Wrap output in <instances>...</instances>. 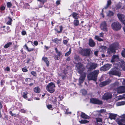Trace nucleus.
<instances>
[{"instance_id":"f3484780","label":"nucleus","mask_w":125,"mask_h":125,"mask_svg":"<svg viewBox=\"0 0 125 125\" xmlns=\"http://www.w3.org/2000/svg\"><path fill=\"white\" fill-rule=\"evenodd\" d=\"M81 74V76L80 77L79 80L80 84L83 82L86 76L85 74V73H83Z\"/></svg>"},{"instance_id":"6e6d98bb","label":"nucleus","mask_w":125,"mask_h":125,"mask_svg":"<svg viewBox=\"0 0 125 125\" xmlns=\"http://www.w3.org/2000/svg\"><path fill=\"white\" fill-rule=\"evenodd\" d=\"M26 33V32L25 31H23L21 32V34L23 35H25Z\"/></svg>"},{"instance_id":"69168bd1","label":"nucleus","mask_w":125,"mask_h":125,"mask_svg":"<svg viewBox=\"0 0 125 125\" xmlns=\"http://www.w3.org/2000/svg\"><path fill=\"white\" fill-rule=\"evenodd\" d=\"M21 112L22 113H25L26 111L23 109H21Z\"/></svg>"},{"instance_id":"e2e57ef3","label":"nucleus","mask_w":125,"mask_h":125,"mask_svg":"<svg viewBox=\"0 0 125 125\" xmlns=\"http://www.w3.org/2000/svg\"><path fill=\"white\" fill-rule=\"evenodd\" d=\"M0 83L1 85H3L4 83V80H2L1 81Z\"/></svg>"},{"instance_id":"052dcab7","label":"nucleus","mask_w":125,"mask_h":125,"mask_svg":"<svg viewBox=\"0 0 125 125\" xmlns=\"http://www.w3.org/2000/svg\"><path fill=\"white\" fill-rule=\"evenodd\" d=\"M98 52V51H95L94 52V54L95 56H97Z\"/></svg>"},{"instance_id":"0eeeda50","label":"nucleus","mask_w":125,"mask_h":125,"mask_svg":"<svg viewBox=\"0 0 125 125\" xmlns=\"http://www.w3.org/2000/svg\"><path fill=\"white\" fill-rule=\"evenodd\" d=\"M79 52L83 56H89L90 54V51L88 49L80 48L79 50Z\"/></svg>"},{"instance_id":"6ab92c4d","label":"nucleus","mask_w":125,"mask_h":125,"mask_svg":"<svg viewBox=\"0 0 125 125\" xmlns=\"http://www.w3.org/2000/svg\"><path fill=\"white\" fill-rule=\"evenodd\" d=\"M116 122L119 125H124V123L125 122V119L122 118L117 119Z\"/></svg>"},{"instance_id":"a211bd4d","label":"nucleus","mask_w":125,"mask_h":125,"mask_svg":"<svg viewBox=\"0 0 125 125\" xmlns=\"http://www.w3.org/2000/svg\"><path fill=\"white\" fill-rule=\"evenodd\" d=\"M104 33L103 32H101L100 33L99 36L95 35V39L100 42L103 41V40L100 38L99 36L101 37H103L104 36Z\"/></svg>"},{"instance_id":"1a4fd4ad","label":"nucleus","mask_w":125,"mask_h":125,"mask_svg":"<svg viewBox=\"0 0 125 125\" xmlns=\"http://www.w3.org/2000/svg\"><path fill=\"white\" fill-rule=\"evenodd\" d=\"M113 29L117 31L120 30L121 27V25L118 22L113 23L111 25Z\"/></svg>"},{"instance_id":"393cba45","label":"nucleus","mask_w":125,"mask_h":125,"mask_svg":"<svg viewBox=\"0 0 125 125\" xmlns=\"http://www.w3.org/2000/svg\"><path fill=\"white\" fill-rule=\"evenodd\" d=\"M119 86V83L117 82H115L114 83L111 85V87L113 88Z\"/></svg>"},{"instance_id":"4468645a","label":"nucleus","mask_w":125,"mask_h":125,"mask_svg":"<svg viewBox=\"0 0 125 125\" xmlns=\"http://www.w3.org/2000/svg\"><path fill=\"white\" fill-rule=\"evenodd\" d=\"M112 94L110 93H105L103 96L102 99L107 100L112 98Z\"/></svg>"},{"instance_id":"cd10ccee","label":"nucleus","mask_w":125,"mask_h":125,"mask_svg":"<svg viewBox=\"0 0 125 125\" xmlns=\"http://www.w3.org/2000/svg\"><path fill=\"white\" fill-rule=\"evenodd\" d=\"M125 104V101H122L120 102H119L117 103L116 104V105L117 106L123 105Z\"/></svg>"},{"instance_id":"a19ab883","label":"nucleus","mask_w":125,"mask_h":125,"mask_svg":"<svg viewBox=\"0 0 125 125\" xmlns=\"http://www.w3.org/2000/svg\"><path fill=\"white\" fill-rule=\"evenodd\" d=\"M121 55L122 56L124 57L125 58V49H124L122 50L121 52Z\"/></svg>"},{"instance_id":"bb28decb","label":"nucleus","mask_w":125,"mask_h":125,"mask_svg":"<svg viewBox=\"0 0 125 125\" xmlns=\"http://www.w3.org/2000/svg\"><path fill=\"white\" fill-rule=\"evenodd\" d=\"M81 116L82 118L86 119L89 118V116L85 114L84 113H82L81 115Z\"/></svg>"},{"instance_id":"b1692460","label":"nucleus","mask_w":125,"mask_h":125,"mask_svg":"<svg viewBox=\"0 0 125 125\" xmlns=\"http://www.w3.org/2000/svg\"><path fill=\"white\" fill-rule=\"evenodd\" d=\"M109 118L111 119H115L116 116V115L112 113H109Z\"/></svg>"},{"instance_id":"7ed1b4c3","label":"nucleus","mask_w":125,"mask_h":125,"mask_svg":"<svg viewBox=\"0 0 125 125\" xmlns=\"http://www.w3.org/2000/svg\"><path fill=\"white\" fill-rule=\"evenodd\" d=\"M119 69L116 67L112 69L109 72L110 74L120 76L121 75V73L120 72Z\"/></svg>"},{"instance_id":"f03ea898","label":"nucleus","mask_w":125,"mask_h":125,"mask_svg":"<svg viewBox=\"0 0 125 125\" xmlns=\"http://www.w3.org/2000/svg\"><path fill=\"white\" fill-rule=\"evenodd\" d=\"M99 73V71L97 70H95L93 72H91L87 75L88 79L89 80H93L96 81Z\"/></svg>"},{"instance_id":"f257e3e1","label":"nucleus","mask_w":125,"mask_h":125,"mask_svg":"<svg viewBox=\"0 0 125 125\" xmlns=\"http://www.w3.org/2000/svg\"><path fill=\"white\" fill-rule=\"evenodd\" d=\"M112 62H115L116 61L115 63V65H117V66L119 68V70H121V68H122V70L125 71V62L122 60H119L118 56L117 55H114L111 61Z\"/></svg>"},{"instance_id":"338daca9","label":"nucleus","mask_w":125,"mask_h":125,"mask_svg":"<svg viewBox=\"0 0 125 125\" xmlns=\"http://www.w3.org/2000/svg\"><path fill=\"white\" fill-rule=\"evenodd\" d=\"M5 9V7L4 6L1 7V10H4Z\"/></svg>"},{"instance_id":"c85d7f7f","label":"nucleus","mask_w":125,"mask_h":125,"mask_svg":"<svg viewBox=\"0 0 125 125\" xmlns=\"http://www.w3.org/2000/svg\"><path fill=\"white\" fill-rule=\"evenodd\" d=\"M52 41L57 44L60 43V40L59 39L57 38L52 39Z\"/></svg>"},{"instance_id":"e433bc0d","label":"nucleus","mask_w":125,"mask_h":125,"mask_svg":"<svg viewBox=\"0 0 125 125\" xmlns=\"http://www.w3.org/2000/svg\"><path fill=\"white\" fill-rule=\"evenodd\" d=\"M111 2L110 0H108L107 1V4L106 5V6L104 8L105 9H106L108 7V6L110 5L111 4Z\"/></svg>"},{"instance_id":"72a5a7b5","label":"nucleus","mask_w":125,"mask_h":125,"mask_svg":"<svg viewBox=\"0 0 125 125\" xmlns=\"http://www.w3.org/2000/svg\"><path fill=\"white\" fill-rule=\"evenodd\" d=\"M28 94V93L27 92H25L23 93V97L25 99H27V95Z\"/></svg>"},{"instance_id":"13d9d810","label":"nucleus","mask_w":125,"mask_h":125,"mask_svg":"<svg viewBox=\"0 0 125 125\" xmlns=\"http://www.w3.org/2000/svg\"><path fill=\"white\" fill-rule=\"evenodd\" d=\"M56 4L57 5H59L60 4V1L59 0L57 1L56 2Z\"/></svg>"},{"instance_id":"2eb2a0df","label":"nucleus","mask_w":125,"mask_h":125,"mask_svg":"<svg viewBox=\"0 0 125 125\" xmlns=\"http://www.w3.org/2000/svg\"><path fill=\"white\" fill-rule=\"evenodd\" d=\"M117 16L119 20L124 24H125V15L119 13L117 14Z\"/></svg>"},{"instance_id":"473e14b6","label":"nucleus","mask_w":125,"mask_h":125,"mask_svg":"<svg viewBox=\"0 0 125 125\" xmlns=\"http://www.w3.org/2000/svg\"><path fill=\"white\" fill-rule=\"evenodd\" d=\"M114 14V13L112 11H109L107 13V16H113Z\"/></svg>"},{"instance_id":"09e8293b","label":"nucleus","mask_w":125,"mask_h":125,"mask_svg":"<svg viewBox=\"0 0 125 125\" xmlns=\"http://www.w3.org/2000/svg\"><path fill=\"white\" fill-rule=\"evenodd\" d=\"M124 97L120 95L119 97L117 99L118 100H120L123 99Z\"/></svg>"},{"instance_id":"39448f33","label":"nucleus","mask_w":125,"mask_h":125,"mask_svg":"<svg viewBox=\"0 0 125 125\" xmlns=\"http://www.w3.org/2000/svg\"><path fill=\"white\" fill-rule=\"evenodd\" d=\"M76 69L80 74H82L85 68L83 65L81 63L79 62L75 65Z\"/></svg>"},{"instance_id":"de8ad7c7","label":"nucleus","mask_w":125,"mask_h":125,"mask_svg":"<svg viewBox=\"0 0 125 125\" xmlns=\"http://www.w3.org/2000/svg\"><path fill=\"white\" fill-rule=\"evenodd\" d=\"M79 122L81 124H84L87 123V121L85 120H82L80 121Z\"/></svg>"},{"instance_id":"f704fd0d","label":"nucleus","mask_w":125,"mask_h":125,"mask_svg":"<svg viewBox=\"0 0 125 125\" xmlns=\"http://www.w3.org/2000/svg\"><path fill=\"white\" fill-rule=\"evenodd\" d=\"M74 58L75 60L78 61L81 60V59L80 57L79 56L77 55H76L75 56Z\"/></svg>"},{"instance_id":"423d86ee","label":"nucleus","mask_w":125,"mask_h":125,"mask_svg":"<svg viewBox=\"0 0 125 125\" xmlns=\"http://www.w3.org/2000/svg\"><path fill=\"white\" fill-rule=\"evenodd\" d=\"M55 85L52 83L51 82L48 84L46 87V89L51 93H53L55 91L54 88Z\"/></svg>"},{"instance_id":"c9c22d12","label":"nucleus","mask_w":125,"mask_h":125,"mask_svg":"<svg viewBox=\"0 0 125 125\" xmlns=\"http://www.w3.org/2000/svg\"><path fill=\"white\" fill-rule=\"evenodd\" d=\"M24 47H25L26 49L27 50V51L28 52H30L32 51L34 49L33 48H29L28 46H27L26 44H25L24 45Z\"/></svg>"},{"instance_id":"58836bf2","label":"nucleus","mask_w":125,"mask_h":125,"mask_svg":"<svg viewBox=\"0 0 125 125\" xmlns=\"http://www.w3.org/2000/svg\"><path fill=\"white\" fill-rule=\"evenodd\" d=\"M59 28L60 29V31H58V30L56 29H55V30L57 31L58 33H60L62 32V26H60L59 27Z\"/></svg>"},{"instance_id":"412c9836","label":"nucleus","mask_w":125,"mask_h":125,"mask_svg":"<svg viewBox=\"0 0 125 125\" xmlns=\"http://www.w3.org/2000/svg\"><path fill=\"white\" fill-rule=\"evenodd\" d=\"M42 60L44 61V62L45 63L47 66L48 67L49 66V61L48 60L47 58L46 57H43L42 58Z\"/></svg>"},{"instance_id":"774afa93","label":"nucleus","mask_w":125,"mask_h":125,"mask_svg":"<svg viewBox=\"0 0 125 125\" xmlns=\"http://www.w3.org/2000/svg\"><path fill=\"white\" fill-rule=\"evenodd\" d=\"M71 60L70 58V57H68L66 59V60L68 61H70Z\"/></svg>"},{"instance_id":"680f3d73","label":"nucleus","mask_w":125,"mask_h":125,"mask_svg":"<svg viewBox=\"0 0 125 125\" xmlns=\"http://www.w3.org/2000/svg\"><path fill=\"white\" fill-rule=\"evenodd\" d=\"M121 117L123 119H125V114H124L121 116Z\"/></svg>"},{"instance_id":"20e7f679","label":"nucleus","mask_w":125,"mask_h":125,"mask_svg":"<svg viewBox=\"0 0 125 125\" xmlns=\"http://www.w3.org/2000/svg\"><path fill=\"white\" fill-rule=\"evenodd\" d=\"M118 46L117 43H114L111 44L107 49V53L110 54L115 52V49L117 48Z\"/></svg>"},{"instance_id":"603ef678","label":"nucleus","mask_w":125,"mask_h":125,"mask_svg":"<svg viewBox=\"0 0 125 125\" xmlns=\"http://www.w3.org/2000/svg\"><path fill=\"white\" fill-rule=\"evenodd\" d=\"M47 107L48 109H50L52 108V105L51 104H48L47 105Z\"/></svg>"},{"instance_id":"ddd939ff","label":"nucleus","mask_w":125,"mask_h":125,"mask_svg":"<svg viewBox=\"0 0 125 125\" xmlns=\"http://www.w3.org/2000/svg\"><path fill=\"white\" fill-rule=\"evenodd\" d=\"M111 82V80L109 79H108L105 81L100 83L99 86L100 87H102L109 84Z\"/></svg>"},{"instance_id":"4be33fe9","label":"nucleus","mask_w":125,"mask_h":125,"mask_svg":"<svg viewBox=\"0 0 125 125\" xmlns=\"http://www.w3.org/2000/svg\"><path fill=\"white\" fill-rule=\"evenodd\" d=\"M89 45L91 47H94L95 45L94 41L91 39L89 40Z\"/></svg>"},{"instance_id":"37998d69","label":"nucleus","mask_w":125,"mask_h":125,"mask_svg":"<svg viewBox=\"0 0 125 125\" xmlns=\"http://www.w3.org/2000/svg\"><path fill=\"white\" fill-rule=\"evenodd\" d=\"M98 112L100 113H103L106 112V110L104 109H102L98 111Z\"/></svg>"},{"instance_id":"c756f323","label":"nucleus","mask_w":125,"mask_h":125,"mask_svg":"<svg viewBox=\"0 0 125 125\" xmlns=\"http://www.w3.org/2000/svg\"><path fill=\"white\" fill-rule=\"evenodd\" d=\"M8 19L9 20L7 22V24L8 25H11L12 22V19L9 17H8Z\"/></svg>"},{"instance_id":"a18cd8bd","label":"nucleus","mask_w":125,"mask_h":125,"mask_svg":"<svg viewBox=\"0 0 125 125\" xmlns=\"http://www.w3.org/2000/svg\"><path fill=\"white\" fill-rule=\"evenodd\" d=\"M38 1L42 2L43 4L47 1V0H37Z\"/></svg>"},{"instance_id":"4c0bfd02","label":"nucleus","mask_w":125,"mask_h":125,"mask_svg":"<svg viewBox=\"0 0 125 125\" xmlns=\"http://www.w3.org/2000/svg\"><path fill=\"white\" fill-rule=\"evenodd\" d=\"M71 48H70L69 49V51L65 54V56H66L69 55L71 53Z\"/></svg>"},{"instance_id":"5fc2aeb1","label":"nucleus","mask_w":125,"mask_h":125,"mask_svg":"<svg viewBox=\"0 0 125 125\" xmlns=\"http://www.w3.org/2000/svg\"><path fill=\"white\" fill-rule=\"evenodd\" d=\"M68 40H69L68 39L67 40H63V43L64 44H65V45L67 44Z\"/></svg>"},{"instance_id":"7c9ffc66","label":"nucleus","mask_w":125,"mask_h":125,"mask_svg":"<svg viewBox=\"0 0 125 125\" xmlns=\"http://www.w3.org/2000/svg\"><path fill=\"white\" fill-rule=\"evenodd\" d=\"M12 44V42H9L8 43L6 44L4 46V47L5 48H7L10 47V46Z\"/></svg>"},{"instance_id":"c03bdc74","label":"nucleus","mask_w":125,"mask_h":125,"mask_svg":"<svg viewBox=\"0 0 125 125\" xmlns=\"http://www.w3.org/2000/svg\"><path fill=\"white\" fill-rule=\"evenodd\" d=\"M54 59L56 60H58L60 58L57 55H54Z\"/></svg>"},{"instance_id":"3c124183","label":"nucleus","mask_w":125,"mask_h":125,"mask_svg":"<svg viewBox=\"0 0 125 125\" xmlns=\"http://www.w3.org/2000/svg\"><path fill=\"white\" fill-rule=\"evenodd\" d=\"M57 100L56 98L55 97V98L52 101V102L53 104H55L56 103Z\"/></svg>"},{"instance_id":"9b49d317","label":"nucleus","mask_w":125,"mask_h":125,"mask_svg":"<svg viewBox=\"0 0 125 125\" xmlns=\"http://www.w3.org/2000/svg\"><path fill=\"white\" fill-rule=\"evenodd\" d=\"M100 28L101 29L105 31H107V26L106 22L105 21L102 22L100 24Z\"/></svg>"},{"instance_id":"ea45409f","label":"nucleus","mask_w":125,"mask_h":125,"mask_svg":"<svg viewBox=\"0 0 125 125\" xmlns=\"http://www.w3.org/2000/svg\"><path fill=\"white\" fill-rule=\"evenodd\" d=\"M80 92L83 95H85L87 94L86 91L84 89H83L80 91Z\"/></svg>"},{"instance_id":"f8f14e48","label":"nucleus","mask_w":125,"mask_h":125,"mask_svg":"<svg viewBox=\"0 0 125 125\" xmlns=\"http://www.w3.org/2000/svg\"><path fill=\"white\" fill-rule=\"evenodd\" d=\"M115 90L119 94L124 93L125 92V86H120L116 88Z\"/></svg>"},{"instance_id":"8fccbe9b","label":"nucleus","mask_w":125,"mask_h":125,"mask_svg":"<svg viewBox=\"0 0 125 125\" xmlns=\"http://www.w3.org/2000/svg\"><path fill=\"white\" fill-rule=\"evenodd\" d=\"M22 71L24 72H26L28 71L26 67H24L22 69Z\"/></svg>"},{"instance_id":"6e6552de","label":"nucleus","mask_w":125,"mask_h":125,"mask_svg":"<svg viewBox=\"0 0 125 125\" xmlns=\"http://www.w3.org/2000/svg\"><path fill=\"white\" fill-rule=\"evenodd\" d=\"M97 66V64L95 63L88 62L86 66L87 68L90 71L95 69Z\"/></svg>"},{"instance_id":"9d476101","label":"nucleus","mask_w":125,"mask_h":125,"mask_svg":"<svg viewBox=\"0 0 125 125\" xmlns=\"http://www.w3.org/2000/svg\"><path fill=\"white\" fill-rule=\"evenodd\" d=\"M90 103L93 104L99 105L102 104H103V102L102 101L97 99L94 98H92L90 99Z\"/></svg>"},{"instance_id":"864d4df0","label":"nucleus","mask_w":125,"mask_h":125,"mask_svg":"<svg viewBox=\"0 0 125 125\" xmlns=\"http://www.w3.org/2000/svg\"><path fill=\"white\" fill-rule=\"evenodd\" d=\"M31 74L34 76L36 75V73L34 71H32L31 72Z\"/></svg>"},{"instance_id":"aec40b11","label":"nucleus","mask_w":125,"mask_h":125,"mask_svg":"<svg viewBox=\"0 0 125 125\" xmlns=\"http://www.w3.org/2000/svg\"><path fill=\"white\" fill-rule=\"evenodd\" d=\"M96 125H102V119L99 118H96Z\"/></svg>"},{"instance_id":"dca6fc26","label":"nucleus","mask_w":125,"mask_h":125,"mask_svg":"<svg viewBox=\"0 0 125 125\" xmlns=\"http://www.w3.org/2000/svg\"><path fill=\"white\" fill-rule=\"evenodd\" d=\"M111 67V65L109 64L104 65L100 68L101 71H105L109 70Z\"/></svg>"},{"instance_id":"4d7b16f0","label":"nucleus","mask_w":125,"mask_h":125,"mask_svg":"<svg viewBox=\"0 0 125 125\" xmlns=\"http://www.w3.org/2000/svg\"><path fill=\"white\" fill-rule=\"evenodd\" d=\"M62 53L61 52H58V53H57V55L60 58V57L62 55Z\"/></svg>"},{"instance_id":"2f4dec72","label":"nucleus","mask_w":125,"mask_h":125,"mask_svg":"<svg viewBox=\"0 0 125 125\" xmlns=\"http://www.w3.org/2000/svg\"><path fill=\"white\" fill-rule=\"evenodd\" d=\"M73 24L75 26H77L79 24V22L78 20H74L73 21Z\"/></svg>"},{"instance_id":"79ce46f5","label":"nucleus","mask_w":125,"mask_h":125,"mask_svg":"<svg viewBox=\"0 0 125 125\" xmlns=\"http://www.w3.org/2000/svg\"><path fill=\"white\" fill-rule=\"evenodd\" d=\"M107 49V47L105 46H101L100 48V49H102L104 51H105Z\"/></svg>"},{"instance_id":"5701e85b","label":"nucleus","mask_w":125,"mask_h":125,"mask_svg":"<svg viewBox=\"0 0 125 125\" xmlns=\"http://www.w3.org/2000/svg\"><path fill=\"white\" fill-rule=\"evenodd\" d=\"M72 16L75 19H77L79 18V16L78 14L76 12H73L71 14Z\"/></svg>"},{"instance_id":"a878e982","label":"nucleus","mask_w":125,"mask_h":125,"mask_svg":"<svg viewBox=\"0 0 125 125\" xmlns=\"http://www.w3.org/2000/svg\"><path fill=\"white\" fill-rule=\"evenodd\" d=\"M33 90L35 93H39L41 91V89L38 87H36L34 88Z\"/></svg>"},{"instance_id":"0e129e2a","label":"nucleus","mask_w":125,"mask_h":125,"mask_svg":"<svg viewBox=\"0 0 125 125\" xmlns=\"http://www.w3.org/2000/svg\"><path fill=\"white\" fill-rule=\"evenodd\" d=\"M5 70H6L7 71H10V68L8 67H7L6 68Z\"/></svg>"},{"instance_id":"49530a36","label":"nucleus","mask_w":125,"mask_h":125,"mask_svg":"<svg viewBox=\"0 0 125 125\" xmlns=\"http://www.w3.org/2000/svg\"><path fill=\"white\" fill-rule=\"evenodd\" d=\"M12 4L10 2H8L7 3V7L8 8L11 7Z\"/></svg>"},{"instance_id":"bf43d9fd","label":"nucleus","mask_w":125,"mask_h":125,"mask_svg":"<svg viewBox=\"0 0 125 125\" xmlns=\"http://www.w3.org/2000/svg\"><path fill=\"white\" fill-rule=\"evenodd\" d=\"M34 44L36 45L37 46L38 45V42L37 41H35L34 42Z\"/></svg>"}]
</instances>
